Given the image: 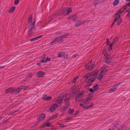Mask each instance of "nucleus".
Listing matches in <instances>:
<instances>
[{"mask_svg":"<svg viewBox=\"0 0 130 130\" xmlns=\"http://www.w3.org/2000/svg\"><path fill=\"white\" fill-rule=\"evenodd\" d=\"M106 72L105 70L103 69L101 70L100 73H97L94 71H92L86 75L85 76V78L86 79L85 82L86 84L85 86H87L90 85L93 82L95 79V78H92L94 76H96L97 79L99 80H101Z\"/></svg>","mask_w":130,"mask_h":130,"instance_id":"nucleus-1","label":"nucleus"},{"mask_svg":"<svg viewBox=\"0 0 130 130\" xmlns=\"http://www.w3.org/2000/svg\"><path fill=\"white\" fill-rule=\"evenodd\" d=\"M61 101L58 100L56 101L55 103L50 107L49 110L52 112L54 111L56 108L61 105Z\"/></svg>","mask_w":130,"mask_h":130,"instance_id":"nucleus-2","label":"nucleus"},{"mask_svg":"<svg viewBox=\"0 0 130 130\" xmlns=\"http://www.w3.org/2000/svg\"><path fill=\"white\" fill-rule=\"evenodd\" d=\"M61 11L63 15H67L72 11V9L71 8L66 7L62 9Z\"/></svg>","mask_w":130,"mask_h":130,"instance_id":"nucleus-3","label":"nucleus"},{"mask_svg":"<svg viewBox=\"0 0 130 130\" xmlns=\"http://www.w3.org/2000/svg\"><path fill=\"white\" fill-rule=\"evenodd\" d=\"M126 5H125L121 8L120 10H119L115 14V15L117 16H120L121 15V14L122 12H123L126 9Z\"/></svg>","mask_w":130,"mask_h":130,"instance_id":"nucleus-4","label":"nucleus"},{"mask_svg":"<svg viewBox=\"0 0 130 130\" xmlns=\"http://www.w3.org/2000/svg\"><path fill=\"white\" fill-rule=\"evenodd\" d=\"M104 55L105 57V62L106 63L109 62L111 59L110 55L107 53H105Z\"/></svg>","mask_w":130,"mask_h":130,"instance_id":"nucleus-5","label":"nucleus"},{"mask_svg":"<svg viewBox=\"0 0 130 130\" xmlns=\"http://www.w3.org/2000/svg\"><path fill=\"white\" fill-rule=\"evenodd\" d=\"M35 25L30 24L28 30V35H30L33 32L34 30V27Z\"/></svg>","mask_w":130,"mask_h":130,"instance_id":"nucleus-6","label":"nucleus"},{"mask_svg":"<svg viewBox=\"0 0 130 130\" xmlns=\"http://www.w3.org/2000/svg\"><path fill=\"white\" fill-rule=\"evenodd\" d=\"M84 94V92L82 91L80 92L78 95H76L75 98V100L76 101L79 102L81 101V98H82V95Z\"/></svg>","mask_w":130,"mask_h":130,"instance_id":"nucleus-7","label":"nucleus"},{"mask_svg":"<svg viewBox=\"0 0 130 130\" xmlns=\"http://www.w3.org/2000/svg\"><path fill=\"white\" fill-rule=\"evenodd\" d=\"M36 18L35 17H29L28 19V22L30 24L35 25Z\"/></svg>","mask_w":130,"mask_h":130,"instance_id":"nucleus-8","label":"nucleus"},{"mask_svg":"<svg viewBox=\"0 0 130 130\" xmlns=\"http://www.w3.org/2000/svg\"><path fill=\"white\" fill-rule=\"evenodd\" d=\"M45 114L43 113H42L39 116V117H37V120H39L38 121V123H36V124H37L40 121H41L45 118Z\"/></svg>","mask_w":130,"mask_h":130,"instance_id":"nucleus-9","label":"nucleus"},{"mask_svg":"<svg viewBox=\"0 0 130 130\" xmlns=\"http://www.w3.org/2000/svg\"><path fill=\"white\" fill-rule=\"evenodd\" d=\"M121 84L120 83H119L117 84H115L113 87L110 89L109 92H113L116 91V89L117 88V86Z\"/></svg>","mask_w":130,"mask_h":130,"instance_id":"nucleus-10","label":"nucleus"},{"mask_svg":"<svg viewBox=\"0 0 130 130\" xmlns=\"http://www.w3.org/2000/svg\"><path fill=\"white\" fill-rule=\"evenodd\" d=\"M45 74V73L42 71H39L37 73V75L38 78L42 77Z\"/></svg>","mask_w":130,"mask_h":130,"instance_id":"nucleus-11","label":"nucleus"},{"mask_svg":"<svg viewBox=\"0 0 130 130\" xmlns=\"http://www.w3.org/2000/svg\"><path fill=\"white\" fill-rule=\"evenodd\" d=\"M43 96L42 99L43 100L48 101L52 99L51 97L47 96L46 94H44Z\"/></svg>","mask_w":130,"mask_h":130,"instance_id":"nucleus-12","label":"nucleus"},{"mask_svg":"<svg viewBox=\"0 0 130 130\" xmlns=\"http://www.w3.org/2000/svg\"><path fill=\"white\" fill-rule=\"evenodd\" d=\"M67 95V94H62L60 95L59 96L60 97V99H58L57 100H60V101H61L62 102V99L63 98L65 97H66Z\"/></svg>","mask_w":130,"mask_h":130,"instance_id":"nucleus-13","label":"nucleus"},{"mask_svg":"<svg viewBox=\"0 0 130 130\" xmlns=\"http://www.w3.org/2000/svg\"><path fill=\"white\" fill-rule=\"evenodd\" d=\"M42 37V35H40L36 37L35 38H32V39H30V41H34L38 40L39 39L41 38Z\"/></svg>","mask_w":130,"mask_h":130,"instance_id":"nucleus-14","label":"nucleus"},{"mask_svg":"<svg viewBox=\"0 0 130 130\" xmlns=\"http://www.w3.org/2000/svg\"><path fill=\"white\" fill-rule=\"evenodd\" d=\"M91 100V99L89 98H86L83 101V103L84 104H86L88 103V101Z\"/></svg>","mask_w":130,"mask_h":130,"instance_id":"nucleus-15","label":"nucleus"},{"mask_svg":"<svg viewBox=\"0 0 130 130\" xmlns=\"http://www.w3.org/2000/svg\"><path fill=\"white\" fill-rule=\"evenodd\" d=\"M85 22L84 21L83 22H81V21H78L77 22H76L75 24V25L76 27H78L80 25H82L83 23H84Z\"/></svg>","mask_w":130,"mask_h":130,"instance_id":"nucleus-16","label":"nucleus"},{"mask_svg":"<svg viewBox=\"0 0 130 130\" xmlns=\"http://www.w3.org/2000/svg\"><path fill=\"white\" fill-rule=\"evenodd\" d=\"M46 125L47 127H49L50 126L51 124L49 122H47V121H46L44 123V125H42V127L44 128L45 127Z\"/></svg>","mask_w":130,"mask_h":130,"instance_id":"nucleus-17","label":"nucleus"},{"mask_svg":"<svg viewBox=\"0 0 130 130\" xmlns=\"http://www.w3.org/2000/svg\"><path fill=\"white\" fill-rule=\"evenodd\" d=\"M94 66L95 64L93 63L90 66L88 67H86V68L87 70H91L94 68Z\"/></svg>","mask_w":130,"mask_h":130,"instance_id":"nucleus-18","label":"nucleus"},{"mask_svg":"<svg viewBox=\"0 0 130 130\" xmlns=\"http://www.w3.org/2000/svg\"><path fill=\"white\" fill-rule=\"evenodd\" d=\"M6 92L7 93H8L9 92H13V90L12 89L11 87H10L6 90Z\"/></svg>","mask_w":130,"mask_h":130,"instance_id":"nucleus-19","label":"nucleus"},{"mask_svg":"<svg viewBox=\"0 0 130 130\" xmlns=\"http://www.w3.org/2000/svg\"><path fill=\"white\" fill-rule=\"evenodd\" d=\"M56 38L57 39V42H61L63 41V40L61 38V36L59 37H56Z\"/></svg>","mask_w":130,"mask_h":130,"instance_id":"nucleus-20","label":"nucleus"},{"mask_svg":"<svg viewBox=\"0 0 130 130\" xmlns=\"http://www.w3.org/2000/svg\"><path fill=\"white\" fill-rule=\"evenodd\" d=\"M20 91V88L19 87L15 89L14 90H13V92H14L15 93H18Z\"/></svg>","mask_w":130,"mask_h":130,"instance_id":"nucleus-21","label":"nucleus"},{"mask_svg":"<svg viewBox=\"0 0 130 130\" xmlns=\"http://www.w3.org/2000/svg\"><path fill=\"white\" fill-rule=\"evenodd\" d=\"M15 7L14 6H13L9 10V13H12L15 10Z\"/></svg>","mask_w":130,"mask_h":130,"instance_id":"nucleus-22","label":"nucleus"},{"mask_svg":"<svg viewBox=\"0 0 130 130\" xmlns=\"http://www.w3.org/2000/svg\"><path fill=\"white\" fill-rule=\"evenodd\" d=\"M69 106H68V105H67L66 107H62L61 109V111H65L66 109H68V107Z\"/></svg>","mask_w":130,"mask_h":130,"instance_id":"nucleus-23","label":"nucleus"},{"mask_svg":"<svg viewBox=\"0 0 130 130\" xmlns=\"http://www.w3.org/2000/svg\"><path fill=\"white\" fill-rule=\"evenodd\" d=\"M77 90H74L72 92L70 93V95L71 96H74L75 94H76Z\"/></svg>","mask_w":130,"mask_h":130,"instance_id":"nucleus-24","label":"nucleus"},{"mask_svg":"<svg viewBox=\"0 0 130 130\" xmlns=\"http://www.w3.org/2000/svg\"><path fill=\"white\" fill-rule=\"evenodd\" d=\"M69 99L66 98L64 100V102L65 103L67 104V105H68V106H69V102L68 100H69Z\"/></svg>","mask_w":130,"mask_h":130,"instance_id":"nucleus-25","label":"nucleus"},{"mask_svg":"<svg viewBox=\"0 0 130 130\" xmlns=\"http://www.w3.org/2000/svg\"><path fill=\"white\" fill-rule=\"evenodd\" d=\"M69 34V33H67V34H64L63 35L61 36L62 40H63V39L65 38H66L67 37L68 35Z\"/></svg>","mask_w":130,"mask_h":130,"instance_id":"nucleus-26","label":"nucleus"},{"mask_svg":"<svg viewBox=\"0 0 130 130\" xmlns=\"http://www.w3.org/2000/svg\"><path fill=\"white\" fill-rule=\"evenodd\" d=\"M119 2V0H115L113 2V5L114 6L118 4Z\"/></svg>","mask_w":130,"mask_h":130,"instance_id":"nucleus-27","label":"nucleus"},{"mask_svg":"<svg viewBox=\"0 0 130 130\" xmlns=\"http://www.w3.org/2000/svg\"><path fill=\"white\" fill-rule=\"evenodd\" d=\"M64 52H61L60 53H59L58 54V57H60L64 55Z\"/></svg>","mask_w":130,"mask_h":130,"instance_id":"nucleus-28","label":"nucleus"},{"mask_svg":"<svg viewBox=\"0 0 130 130\" xmlns=\"http://www.w3.org/2000/svg\"><path fill=\"white\" fill-rule=\"evenodd\" d=\"M57 39L56 38H54V39L50 43L51 45L53 43L56 42H57Z\"/></svg>","mask_w":130,"mask_h":130,"instance_id":"nucleus-29","label":"nucleus"},{"mask_svg":"<svg viewBox=\"0 0 130 130\" xmlns=\"http://www.w3.org/2000/svg\"><path fill=\"white\" fill-rule=\"evenodd\" d=\"M74 111V110L73 109H69V113L70 115L72 114Z\"/></svg>","mask_w":130,"mask_h":130,"instance_id":"nucleus-30","label":"nucleus"},{"mask_svg":"<svg viewBox=\"0 0 130 130\" xmlns=\"http://www.w3.org/2000/svg\"><path fill=\"white\" fill-rule=\"evenodd\" d=\"M19 87L20 88L21 90V89H24V90L27 88V87L26 86H22Z\"/></svg>","mask_w":130,"mask_h":130,"instance_id":"nucleus-31","label":"nucleus"},{"mask_svg":"<svg viewBox=\"0 0 130 130\" xmlns=\"http://www.w3.org/2000/svg\"><path fill=\"white\" fill-rule=\"evenodd\" d=\"M118 24L119 23H121L122 21V20L121 18V17H118Z\"/></svg>","mask_w":130,"mask_h":130,"instance_id":"nucleus-32","label":"nucleus"},{"mask_svg":"<svg viewBox=\"0 0 130 130\" xmlns=\"http://www.w3.org/2000/svg\"><path fill=\"white\" fill-rule=\"evenodd\" d=\"M91 61H90L89 62H88V64L86 65V66H85V67H89V66H90L91 65V61H92V60H91Z\"/></svg>","mask_w":130,"mask_h":130,"instance_id":"nucleus-33","label":"nucleus"},{"mask_svg":"<svg viewBox=\"0 0 130 130\" xmlns=\"http://www.w3.org/2000/svg\"><path fill=\"white\" fill-rule=\"evenodd\" d=\"M103 0H95V4H97L99 2H101Z\"/></svg>","mask_w":130,"mask_h":130,"instance_id":"nucleus-34","label":"nucleus"},{"mask_svg":"<svg viewBox=\"0 0 130 130\" xmlns=\"http://www.w3.org/2000/svg\"><path fill=\"white\" fill-rule=\"evenodd\" d=\"M119 39V37H116L113 40L115 41L116 42V43H117L118 42V41Z\"/></svg>","mask_w":130,"mask_h":130,"instance_id":"nucleus-35","label":"nucleus"},{"mask_svg":"<svg viewBox=\"0 0 130 130\" xmlns=\"http://www.w3.org/2000/svg\"><path fill=\"white\" fill-rule=\"evenodd\" d=\"M19 0H15L14 4L15 5H17L19 3Z\"/></svg>","mask_w":130,"mask_h":130,"instance_id":"nucleus-36","label":"nucleus"},{"mask_svg":"<svg viewBox=\"0 0 130 130\" xmlns=\"http://www.w3.org/2000/svg\"><path fill=\"white\" fill-rule=\"evenodd\" d=\"M98 85L96 84L95 85L93 86V88L95 90L97 89L98 88Z\"/></svg>","mask_w":130,"mask_h":130,"instance_id":"nucleus-37","label":"nucleus"},{"mask_svg":"<svg viewBox=\"0 0 130 130\" xmlns=\"http://www.w3.org/2000/svg\"><path fill=\"white\" fill-rule=\"evenodd\" d=\"M93 103H92L91 105H90L88 106H87V107L88 108V109L93 107Z\"/></svg>","mask_w":130,"mask_h":130,"instance_id":"nucleus-38","label":"nucleus"},{"mask_svg":"<svg viewBox=\"0 0 130 130\" xmlns=\"http://www.w3.org/2000/svg\"><path fill=\"white\" fill-rule=\"evenodd\" d=\"M88 90L90 91L92 93H93L94 91L92 88L89 89Z\"/></svg>","mask_w":130,"mask_h":130,"instance_id":"nucleus-39","label":"nucleus"},{"mask_svg":"<svg viewBox=\"0 0 130 130\" xmlns=\"http://www.w3.org/2000/svg\"><path fill=\"white\" fill-rule=\"evenodd\" d=\"M16 111V110L14 111L13 112H10L9 114H8V115H13L14 114V113Z\"/></svg>","mask_w":130,"mask_h":130,"instance_id":"nucleus-40","label":"nucleus"},{"mask_svg":"<svg viewBox=\"0 0 130 130\" xmlns=\"http://www.w3.org/2000/svg\"><path fill=\"white\" fill-rule=\"evenodd\" d=\"M51 60V58H49L48 57L46 58V60H45V61L46 62H47L48 61H50Z\"/></svg>","mask_w":130,"mask_h":130,"instance_id":"nucleus-41","label":"nucleus"},{"mask_svg":"<svg viewBox=\"0 0 130 130\" xmlns=\"http://www.w3.org/2000/svg\"><path fill=\"white\" fill-rule=\"evenodd\" d=\"M58 116V115L56 114L55 115H54L52 116V118H56Z\"/></svg>","mask_w":130,"mask_h":130,"instance_id":"nucleus-42","label":"nucleus"},{"mask_svg":"<svg viewBox=\"0 0 130 130\" xmlns=\"http://www.w3.org/2000/svg\"><path fill=\"white\" fill-rule=\"evenodd\" d=\"M112 46L111 45H110L109 47L108 48V50L109 51H110L112 49Z\"/></svg>","mask_w":130,"mask_h":130,"instance_id":"nucleus-43","label":"nucleus"},{"mask_svg":"<svg viewBox=\"0 0 130 130\" xmlns=\"http://www.w3.org/2000/svg\"><path fill=\"white\" fill-rule=\"evenodd\" d=\"M109 41L108 39H107V41L106 42V44L107 45H109Z\"/></svg>","mask_w":130,"mask_h":130,"instance_id":"nucleus-44","label":"nucleus"},{"mask_svg":"<svg viewBox=\"0 0 130 130\" xmlns=\"http://www.w3.org/2000/svg\"><path fill=\"white\" fill-rule=\"evenodd\" d=\"M116 43V42L115 41L113 40V42H112L110 45H111L112 46L113 45Z\"/></svg>","mask_w":130,"mask_h":130,"instance_id":"nucleus-45","label":"nucleus"},{"mask_svg":"<svg viewBox=\"0 0 130 130\" xmlns=\"http://www.w3.org/2000/svg\"><path fill=\"white\" fill-rule=\"evenodd\" d=\"M118 17H116V19L114 21V22H113V23L112 24V25H113V24H114V22L116 21H118Z\"/></svg>","mask_w":130,"mask_h":130,"instance_id":"nucleus-46","label":"nucleus"},{"mask_svg":"<svg viewBox=\"0 0 130 130\" xmlns=\"http://www.w3.org/2000/svg\"><path fill=\"white\" fill-rule=\"evenodd\" d=\"M76 78H75L73 79V80L72 81V83H75L76 82Z\"/></svg>","mask_w":130,"mask_h":130,"instance_id":"nucleus-47","label":"nucleus"},{"mask_svg":"<svg viewBox=\"0 0 130 130\" xmlns=\"http://www.w3.org/2000/svg\"><path fill=\"white\" fill-rule=\"evenodd\" d=\"M40 62H42H42L45 63V62H46L45 61V60H43L42 59H41V60Z\"/></svg>","mask_w":130,"mask_h":130,"instance_id":"nucleus-48","label":"nucleus"},{"mask_svg":"<svg viewBox=\"0 0 130 130\" xmlns=\"http://www.w3.org/2000/svg\"><path fill=\"white\" fill-rule=\"evenodd\" d=\"M32 77V76L31 75H29L28 76H27V78H31Z\"/></svg>","mask_w":130,"mask_h":130,"instance_id":"nucleus-49","label":"nucleus"},{"mask_svg":"<svg viewBox=\"0 0 130 130\" xmlns=\"http://www.w3.org/2000/svg\"><path fill=\"white\" fill-rule=\"evenodd\" d=\"M45 58V55H44L42 56L41 58L44 59Z\"/></svg>","mask_w":130,"mask_h":130,"instance_id":"nucleus-50","label":"nucleus"},{"mask_svg":"<svg viewBox=\"0 0 130 130\" xmlns=\"http://www.w3.org/2000/svg\"><path fill=\"white\" fill-rule=\"evenodd\" d=\"M61 13H58L57 14L56 13V15H63L62 14H61Z\"/></svg>","mask_w":130,"mask_h":130,"instance_id":"nucleus-51","label":"nucleus"},{"mask_svg":"<svg viewBox=\"0 0 130 130\" xmlns=\"http://www.w3.org/2000/svg\"><path fill=\"white\" fill-rule=\"evenodd\" d=\"M83 107L84 108L86 109H88V108L87 107V106H83Z\"/></svg>","mask_w":130,"mask_h":130,"instance_id":"nucleus-52","label":"nucleus"},{"mask_svg":"<svg viewBox=\"0 0 130 130\" xmlns=\"http://www.w3.org/2000/svg\"><path fill=\"white\" fill-rule=\"evenodd\" d=\"M77 56H78V55L77 54H75L73 56V57L74 58L75 57Z\"/></svg>","mask_w":130,"mask_h":130,"instance_id":"nucleus-53","label":"nucleus"},{"mask_svg":"<svg viewBox=\"0 0 130 130\" xmlns=\"http://www.w3.org/2000/svg\"><path fill=\"white\" fill-rule=\"evenodd\" d=\"M71 117L68 118L67 119V120H71Z\"/></svg>","mask_w":130,"mask_h":130,"instance_id":"nucleus-54","label":"nucleus"},{"mask_svg":"<svg viewBox=\"0 0 130 130\" xmlns=\"http://www.w3.org/2000/svg\"><path fill=\"white\" fill-rule=\"evenodd\" d=\"M126 5V6H129L130 5V2H129V3H128V4H127Z\"/></svg>","mask_w":130,"mask_h":130,"instance_id":"nucleus-55","label":"nucleus"},{"mask_svg":"<svg viewBox=\"0 0 130 130\" xmlns=\"http://www.w3.org/2000/svg\"><path fill=\"white\" fill-rule=\"evenodd\" d=\"M83 104H80L79 105L83 107V106H83Z\"/></svg>","mask_w":130,"mask_h":130,"instance_id":"nucleus-56","label":"nucleus"},{"mask_svg":"<svg viewBox=\"0 0 130 130\" xmlns=\"http://www.w3.org/2000/svg\"><path fill=\"white\" fill-rule=\"evenodd\" d=\"M113 128H110L108 130H113Z\"/></svg>","mask_w":130,"mask_h":130,"instance_id":"nucleus-57","label":"nucleus"},{"mask_svg":"<svg viewBox=\"0 0 130 130\" xmlns=\"http://www.w3.org/2000/svg\"><path fill=\"white\" fill-rule=\"evenodd\" d=\"M66 55H67V57L65 56V57H64L65 59H67L68 58L67 57V55L66 54Z\"/></svg>","mask_w":130,"mask_h":130,"instance_id":"nucleus-58","label":"nucleus"},{"mask_svg":"<svg viewBox=\"0 0 130 130\" xmlns=\"http://www.w3.org/2000/svg\"><path fill=\"white\" fill-rule=\"evenodd\" d=\"M66 126H67L66 125H63V126H62V127H66Z\"/></svg>","mask_w":130,"mask_h":130,"instance_id":"nucleus-59","label":"nucleus"},{"mask_svg":"<svg viewBox=\"0 0 130 130\" xmlns=\"http://www.w3.org/2000/svg\"><path fill=\"white\" fill-rule=\"evenodd\" d=\"M128 129L127 128H126L124 130H127Z\"/></svg>","mask_w":130,"mask_h":130,"instance_id":"nucleus-60","label":"nucleus"},{"mask_svg":"<svg viewBox=\"0 0 130 130\" xmlns=\"http://www.w3.org/2000/svg\"><path fill=\"white\" fill-rule=\"evenodd\" d=\"M78 76H77L76 77H75V78H76V79H77V78H78Z\"/></svg>","mask_w":130,"mask_h":130,"instance_id":"nucleus-61","label":"nucleus"},{"mask_svg":"<svg viewBox=\"0 0 130 130\" xmlns=\"http://www.w3.org/2000/svg\"><path fill=\"white\" fill-rule=\"evenodd\" d=\"M126 1H130V0H126Z\"/></svg>","mask_w":130,"mask_h":130,"instance_id":"nucleus-62","label":"nucleus"},{"mask_svg":"<svg viewBox=\"0 0 130 130\" xmlns=\"http://www.w3.org/2000/svg\"><path fill=\"white\" fill-rule=\"evenodd\" d=\"M40 63H38V65H40Z\"/></svg>","mask_w":130,"mask_h":130,"instance_id":"nucleus-63","label":"nucleus"},{"mask_svg":"<svg viewBox=\"0 0 130 130\" xmlns=\"http://www.w3.org/2000/svg\"><path fill=\"white\" fill-rule=\"evenodd\" d=\"M129 14H130V11H129Z\"/></svg>","mask_w":130,"mask_h":130,"instance_id":"nucleus-64","label":"nucleus"}]
</instances>
